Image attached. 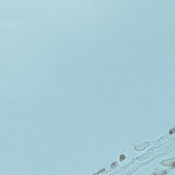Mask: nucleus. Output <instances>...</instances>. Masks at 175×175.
<instances>
[{
	"label": "nucleus",
	"instance_id": "nucleus-1",
	"mask_svg": "<svg viewBox=\"0 0 175 175\" xmlns=\"http://www.w3.org/2000/svg\"><path fill=\"white\" fill-rule=\"evenodd\" d=\"M124 159H125V158H124V156L121 155L120 156V160L124 161Z\"/></svg>",
	"mask_w": 175,
	"mask_h": 175
}]
</instances>
